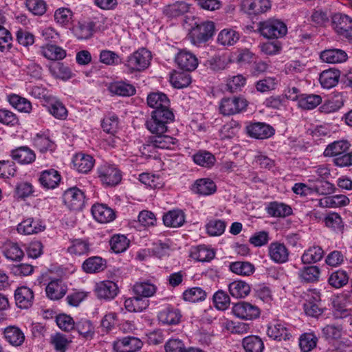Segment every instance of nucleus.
<instances>
[{"mask_svg":"<svg viewBox=\"0 0 352 352\" xmlns=\"http://www.w3.org/2000/svg\"><path fill=\"white\" fill-rule=\"evenodd\" d=\"M95 26L96 23L93 21L78 23L74 28V34L78 39H88L92 36Z\"/></svg>","mask_w":352,"mask_h":352,"instance_id":"55","label":"nucleus"},{"mask_svg":"<svg viewBox=\"0 0 352 352\" xmlns=\"http://www.w3.org/2000/svg\"><path fill=\"white\" fill-rule=\"evenodd\" d=\"M48 103V110L50 114L59 120H65L67 116V110L59 100L52 98Z\"/></svg>","mask_w":352,"mask_h":352,"instance_id":"58","label":"nucleus"},{"mask_svg":"<svg viewBox=\"0 0 352 352\" xmlns=\"http://www.w3.org/2000/svg\"><path fill=\"white\" fill-rule=\"evenodd\" d=\"M247 106L248 102L243 97H225L221 100L219 111L223 116H231L245 110Z\"/></svg>","mask_w":352,"mask_h":352,"instance_id":"7","label":"nucleus"},{"mask_svg":"<svg viewBox=\"0 0 352 352\" xmlns=\"http://www.w3.org/2000/svg\"><path fill=\"white\" fill-rule=\"evenodd\" d=\"M100 62L106 65L115 66L122 63V58L115 52L109 50H101L99 55Z\"/></svg>","mask_w":352,"mask_h":352,"instance_id":"60","label":"nucleus"},{"mask_svg":"<svg viewBox=\"0 0 352 352\" xmlns=\"http://www.w3.org/2000/svg\"><path fill=\"white\" fill-rule=\"evenodd\" d=\"M63 199L65 204L74 210L82 209L85 203L84 191L76 186L67 189L63 193Z\"/></svg>","mask_w":352,"mask_h":352,"instance_id":"9","label":"nucleus"},{"mask_svg":"<svg viewBox=\"0 0 352 352\" xmlns=\"http://www.w3.org/2000/svg\"><path fill=\"white\" fill-rule=\"evenodd\" d=\"M206 233L210 236H219L223 234L226 228L224 220L212 219L205 226Z\"/></svg>","mask_w":352,"mask_h":352,"instance_id":"54","label":"nucleus"},{"mask_svg":"<svg viewBox=\"0 0 352 352\" xmlns=\"http://www.w3.org/2000/svg\"><path fill=\"white\" fill-rule=\"evenodd\" d=\"M217 185L210 178L196 179L190 187L191 191L199 196H210L217 191Z\"/></svg>","mask_w":352,"mask_h":352,"instance_id":"16","label":"nucleus"},{"mask_svg":"<svg viewBox=\"0 0 352 352\" xmlns=\"http://www.w3.org/2000/svg\"><path fill=\"white\" fill-rule=\"evenodd\" d=\"M242 345L245 352H263L264 343L258 336H248L242 340Z\"/></svg>","mask_w":352,"mask_h":352,"instance_id":"46","label":"nucleus"},{"mask_svg":"<svg viewBox=\"0 0 352 352\" xmlns=\"http://www.w3.org/2000/svg\"><path fill=\"white\" fill-rule=\"evenodd\" d=\"M148 105L155 109L145 125L150 132H163L168 124L175 120V115L170 108V100L162 92H153L147 96Z\"/></svg>","mask_w":352,"mask_h":352,"instance_id":"1","label":"nucleus"},{"mask_svg":"<svg viewBox=\"0 0 352 352\" xmlns=\"http://www.w3.org/2000/svg\"><path fill=\"white\" fill-rule=\"evenodd\" d=\"M206 297V292L200 287L188 288L182 294L183 299L190 302L204 301Z\"/></svg>","mask_w":352,"mask_h":352,"instance_id":"50","label":"nucleus"},{"mask_svg":"<svg viewBox=\"0 0 352 352\" xmlns=\"http://www.w3.org/2000/svg\"><path fill=\"white\" fill-rule=\"evenodd\" d=\"M340 72L338 69H329L323 71L320 75V82L323 88L330 89L338 82Z\"/></svg>","mask_w":352,"mask_h":352,"instance_id":"42","label":"nucleus"},{"mask_svg":"<svg viewBox=\"0 0 352 352\" xmlns=\"http://www.w3.org/2000/svg\"><path fill=\"white\" fill-rule=\"evenodd\" d=\"M142 346V342L138 338L127 336L113 342L116 352H135Z\"/></svg>","mask_w":352,"mask_h":352,"instance_id":"15","label":"nucleus"},{"mask_svg":"<svg viewBox=\"0 0 352 352\" xmlns=\"http://www.w3.org/2000/svg\"><path fill=\"white\" fill-rule=\"evenodd\" d=\"M12 158L21 164H30L36 160V154L28 146H23L11 151Z\"/></svg>","mask_w":352,"mask_h":352,"instance_id":"29","label":"nucleus"},{"mask_svg":"<svg viewBox=\"0 0 352 352\" xmlns=\"http://www.w3.org/2000/svg\"><path fill=\"white\" fill-rule=\"evenodd\" d=\"M101 126L106 133L115 135L118 129L119 118L114 114H109L103 118Z\"/></svg>","mask_w":352,"mask_h":352,"instance_id":"61","label":"nucleus"},{"mask_svg":"<svg viewBox=\"0 0 352 352\" xmlns=\"http://www.w3.org/2000/svg\"><path fill=\"white\" fill-rule=\"evenodd\" d=\"M215 25L211 21H203L195 23L188 34V38L191 43L196 46L208 41L214 35Z\"/></svg>","mask_w":352,"mask_h":352,"instance_id":"3","label":"nucleus"},{"mask_svg":"<svg viewBox=\"0 0 352 352\" xmlns=\"http://www.w3.org/2000/svg\"><path fill=\"white\" fill-rule=\"evenodd\" d=\"M132 291L135 295L146 299L153 296L156 294L157 287L151 280H144L136 282L132 287Z\"/></svg>","mask_w":352,"mask_h":352,"instance_id":"27","label":"nucleus"},{"mask_svg":"<svg viewBox=\"0 0 352 352\" xmlns=\"http://www.w3.org/2000/svg\"><path fill=\"white\" fill-rule=\"evenodd\" d=\"M2 334L6 341L14 347L22 346L25 340L23 331L15 325H10L4 328Z\"/></svg>","mask_w":352,"mask_h":352,"instance_id":"17","label":"nucleus"},{"mask_svg":"<svg viewBox=\"0 0 352 352\" xmlns=\"http://www.w3.org/2000/svg\"><path fill=\"white\" fill-rule=\"evenodd\" d=\"M91 244L88 239H74L70 240L67 252L73 256L89 254L91 252Z\"/></svg>","mask_w":352,"mask_h":352,"instance_id":"28","label":"nucleus"},{"mask_svg":"<svg viewBox=\"0 0 352 352\" xmlns=\"http://www.w3.org/2000/svg\"><path fill=\"white\" fill-rule=\"evenodd\" d=\"M349 279L347 272L342 270H338L332 272L329 278V284L334 288L339 289L345 286Z\"/></svg>","mask_w":352,"mask_h":352,"instance_id":"57","label":"nucleus"},{"mask_svg":"<svg viewBox=\"0 0 352 352\" xmlns=\"http://www.w3.org/2000/svg\"><path fill=\"white\" fill-rule=\"evenodd\" d=\"M290 252L284 243L273 241L267 246V256L276 264H284L289 260Z\"/></svg>","mask_w":352,"mask_h":352,"instance_id":"10","label":"nucleus"},{"mask_svg":"<svg viewBox=\"0 0 352 352\" xmlns=\"http://www.w3.org/2000/svg\"><path fill=\"white\" fill-rule=\"evenodd\" d=\"M45 229V226L40 219H34L32 217L27 218L17 226V232L19 234L30 235L38 234Z\"/></svg>","mask_w":352,"mask_h":352,"instance_id":"19","label":"nucleus"},{"mask_svg":"<svg viewBox=\"0 0 352 352\" xmlns=\"http://www.w3.org/2000/svg\"><path fill=\"white\" fill-rule=\"evenodd\" d=\"M175 62L180 69L187 72L195 70L199 64L196 56L186 50L178 52L175 56Z\"/></svg>","mask_w":352,"mask_h":352,"instance_id":"20","label":"nucleus"},{"mask_svg":"<svg viewBox=\"0 0 352 352\" xmlns=\"http://www.w3.org/2000/svg\"><path fill=\"white\" fill-rule=\"evenodd\" d=\"M232 313L239 318L251 320L258 318L261 311L255 305L243 301L232 307Z\"/></svg>","mask_w":352,"mask_h":352,"instance_id":"12","label":"nucleus"},{"mask_svg":"<svg viewBox=\"0 0 352 352\" xmlns=\"http://www.w3.org/2000/svg\"><path fill=\"white\" fill-rule=\"evenodd\" d=\"M111 93L124 97L131 96L136 92L135 87L124 81H116L111 82L109 86Z\"/></svg>","mask_w":352,"mask_h":352,"instance_id":"39","label":"nucleus"},{"mask_svg":"<svg viewBox=\"0 0 352 352\" xmlns=\"http://www.w3.org/2000/svg\"><path fill=\"white\" fill-rule=\"evenodd\" d=\"M242 6L250 15H258L267 12L271 8L269 0H243Z\"/></svg>","mask_w":352,"mask_h":352,"instance_id":"25","label":"nucleus"},{"mask_svg":"<svg viewBox=\"0 0 352 352\" xmlns=\"http://www.w3.org/2000/svg\"><path fill=\"white\" fill-rule=\"evenodd\" d=\"M163 222L167 227L179 228L185 223V214L181 210H173L163 216Z\"/></svg>","mask_w":352,"mask_h":352,"instance_id":"38","label":"nucleus"},{"mask_svg":"<svg viewBox=\"0 0 352 352\" xmlns=\"http://www.w3.org/2000/svg\"><path fill=\"white\" fill-rule=\"evenodd\" d=\"M230 270L241 276H250L254 272V266L250 262L236 261L230 263Z\"/></svg>","mask_w":352,"mask_h":352,"instance_id":"59","label":"nucleus"},{"mask_svg":"<svg viewBox=\"0 0 352 352\" xmlns=\"http://www.w3.org/2000/svg\"><path fill=\"white\" fill-rule=\"evenodd\" d=\"M94 159L89 155L78 153L74 158L73 163L76 169L82 173H89L94 167Z\"/></svg>","mask_w":352,"mask_h":352,"instance_id":"36","label":"nucleus"},{"mask_svg":"<svg viewBox=\"0 0 352 352\" xmlns=\"http://www.w3.org/2000/svg\"><path fill=\"white\" fill-rule=\"evenodd\" d=\"M320 58L325 63H338L345 61L347 58V54L342 50L329 49L321 52Z\"/></svg>","mask_w":352,"mask_h":352,"instance_id":"43","label":"nucleus"},{"mask_svg":"<svg viewBox=\"0 0 352 352\" xmlns=\"http://www.w3.org/2000/svg\"><path fill=\"white\" fill-rule=\"evenodd\" d=\"M94 292L99 299L111 300L117 296L119 288L113 281L104 280L96 283Z\"/></svg>","mask_w":352,"mask_h":352,"instance_id":"13","label":"nucleus"},{"mask_svg":"<svg viewBox=\"0 0 352 352\" xmlns=\"http://www.w3.org/2000/svg\"><path fill=\"white\" fill-rule=\"evenodd\" d=\"M106 267L107 261L98 256L89 257L82 264V270L87 274L99 273L104 271Z\"/></svg>","mask_w":352,"mask_h":352,"instance_id":"30","label":"nucleus"},{"mask_svg":"<svg viewBox=\"0 0 352 352\" xmlns=\"http://www.w3.org/2000/svg\"><path fill=\"white\" fill-rule=\"evenodd\" d=\"M246 78L241 74L228 77L226 80L227 90L231 93L240 91L245 85Z\"/></svg>","mask_w":352,"mask_h":352,"instance_id":"64","label":"nucleus"},{"mask_svg":"<svg viewBox=\"0 0 352 352\" xmlns=\"http://www.w3.org/2000/svg\"><path fill=\"white\" fill-rule=\"evenodd\" d=\"M48 68L50 73L55 78L67 80L73 77L71 69L62 62L51 63Z\"/></svg>","mask_w":352,"mask_h":352,"instance_id":"34","label":"nucleus"},{"mask_svg":"<svg viewBox=\"0 0 352 352\" xmlns=\"http://www.w3.org/2000/svg\"><path fill=\"white\" fill-rule=\"evenodd\" d=\"M228 290L230 295L235 298H243L250 292V286L245 281L234 280L229 284Z\"/></svg>","mask_w":352,"mask_h":352,"instance_id":"45","label":"nucleus"},{"mask_svg":"<svg viewBox=\"0 0 352 352\" xmlns=\"http://www.w3.org/2000/svg\"><path fill=\"white\" fill-rule=\"evenodd\" d=\"M91 214L94 218L101 223H109L116 218L113 210L103 204H94L91 208Z\"/></svg>","mask_w":352,"mask_h":352,"instance_id":"23","label":"nucleus"},{"mask_svg":"<svg viewBox=\"0 0 352 352\" xmlns=\"http://www.w3.org/2000/svg\"><path fill=\"white\" fill-rule=\"evenodd\" d=\"M332 26L338 34L352 41L351 17L342 13H336L332 16Z\"/></svg>","mask_w":352,"mask_h":352,"instance_id":"8","label":"nucleus"},{"mask_svg":"<svg viewBox=\"0 0 352 352\" xmlns=\"http://www.w3.org/2000/svg\"><path fill=\"white\" fill-rule=\"evenodd\" d=\"M55 21L62 26L69 25L73 17V12L67 8H60L57 9L54 14Z\"/></svg>","mask_w":352,"mask_h":352,"instance_id":"63","label":"nucleus"},{"mask_svg":"<svg viewBox=\"0 0 352 352\" xmlns=\"http://www.w3.org/2000/svg\"><path fill=\"white\" fill-rule=\"evenodd\" d=\"M8 100L10 105L20 112L30 113L32 110V104L26 98L16 94H11L8 96Z\"/></svg>","mask_w":352,"mask_h":352,"instance_id":"52","label":"nucleus"},{"mask_svg":"<svg viewBox=\"0 0 352 352\" xmlns=\"http://www.w3.org/2000/svg\"><path fill=\"white\" fill-rule=\"evenodd\" d=\"M351 144L347 140H337L327 145L324 151L325 157H333V162L338 167L352 166V151H349Z\"/></svg>","mask_w":352,"mask_h":352,"instance_id":"2","label":"nucleus"},{"mask_svg":"<svg viewBox=\"0 0 352 352\" xmlns=\"http://www.w3.org/2000/svg\"><path fill=\"white\" fill-rule=\"evenodd\" d=\"M324 255V251L320 246H313L304 252L301 261L304 264H311L320 261Z\"/></svg>","mask_w":352,"mask_h":352,"instance_id":"49","label":"nucleus"},{"mask_svg":"<svg viewBox=\"0 0 352 352\" xmlns=\"http://www.w3.org/2000/svg\"><path fill=\"white\" fill-rule=\"evenodd\" d=\"M151 53L145 48H141L127 56L124 67L129 74L142 72L150 65Z\"/></svg>","mask_w":352,"mask_h":352,"instance_id":"4","label":"nucleus"},{"mask_svg":"<svg viewBox=\"0 0 352 352\" xmlns=\"http://www.w3.org/2000/svg\"><path fill=\"white\" fill-rule=\"evenodd\" d=\"M320 269L316 265H308L300 268L298 276L301 283H314L319 281Z\"/></svg>","mask_w":352,"mask_h":352,"instance_id":"32","label":"nucleus"},{"mask_svg":"<svg viewBox=\"0 0 352 352\" xmlns=\"http://www.w3.org/2000/svg\"><path fill=\"white\" fill-rule=\"evenodd\" d=\"M97 174L100 181L105 186H115L122 179L120 170L115 165L107 163L98 166Z\"/></svg>","mask_w":352,"mask_h":352,"instance_id":"6","label":"nucleus"},{"mask_svg":"<svg viewBox=\"0 0 352 352\" xmlns=\"http://www.w3.org/2000/svg\"><path fill=\"white\" fill-rule=\"evenodd\" d=\"M190 5L185 1H177L164 7L163 13L169 18L182 16L189 11Z\"/></svg>","mask_w":352,"mask_h":352,"instance_id":"44","label":"nucleus"},{"mask_svg":"<svg viewBox=\"0 0 352 352\" xmlns=\"http://www.w3.org/2000/svg\"><path fill=\"white\" fill-rule=\"evenodd\" d=\"M157 317L159 321L162 323L173 325L180 322L182 314L179 309L168 305L158 313Z\"/></svg>","mask_w":352,"mask_h":352,"instance_id":"26","label":"nucleus"},{"mask_svg":"<svg viewBox=\"0 0 352 352\" xmlns=\"http://www.w3.org/2000/svg\"><path fill=\"white\" fill-rule=\"evenodd\" d=\"M168 127L163 132H151L155 136L150 138V143L155 148L162 149H174L177 144V140L170 135H165Z\"/></svg>","mask_w":352,"mask_h":352,"instance_id":"18","label":"nucleus"},{"mask_svg":"<svg viewBox=\"0 0 352 352\" xmlns=\"http://www.w3.org/2000/svg\"><path fill=\"white\" fill-rule=\"evenodd\" d=\"M257 32L268 39L282 38L286 35L287 28L285 23L276 19H269L261 21L257 25Z\"/></svg>","mask_w":352,"mask_h":352,"instance_id":"5","label":"nucleus"},{"mask_svg":"<svg viewBox=\"0 0 352 352\" xmlns=\"http://www.w3.org/2000/svg\"><path fill=\"white\" fill-rule=\"evenodd\" d=\"M239 34L232 29H223L218 34L217 42L223 46L234 45L239 40Z\"/></svg>","mask_w":352,"mask_h":352,"instance_id":"48","label":"nucleus"},{"mask_svg":"<svg viewBox=\"0 0 352 352\" xmlns=\"http://www.w3.org/2000/svg\"><path fill=\"white\" fill-rule=\"evenodd\" d=\"M265 210L267 213L272 217H286L292 214L291 206L283 202H270Z\"/></svg>","mask_w":352,"mask_h":352,"instance_id":"33","label":"nucleus"},{"mask_svg":"<svg viewBox=\"0 0 352 352\" xmlns=\"http://www.w3.org/2000/svg\"><path fill=\"white\" fill-rule=\"evenodd\" d=\"M321 102V96L317 94H302L298 98V106L303 109H313Z\"/></svg>","mask_w":352,"mask_h":352,"instance_id":"51","label":"nucleus"},{"mask_svg":"<svg viewBox=\"0 0 352 352\" xmlns=\"http://www.w3.org/2000/svg\"><path fill=\"white\" fill-rule=\"evenodd\" d=\"M40 54L45 58L58 62L64 59L67 56L65 50L60 46L52 44L43 45L40 48Z\"/></svg>","mask_w":352,"mask_h":352,"instance_id":"31","label":"nucleus"},{"mask_svg":"<svg viewBox=\"0 0 352 352\" xmlns=\"http://www.w3.org/2000/svg\"><path fill=\"white\" fill-rule=\"evenodd\" d=\"M130 241L124 234H114L111 237L109 245L116 254L125 252L129 247Z\"/></svg>","mask_w":352,"mask_h":352,"instance_id":"53","label":"nucleus"},{"mask_svg":"<svg viewBox=\"0 0 352 352\" xmlns=\"http://www.w3.org/2000/svg\"><path fill=\"white\" fill-rule=\"evenodd\" d=\"M61 180L59 172L54 168L45 170L40 173L38 182L45 189L56 188Z\"/></svg>","mask_w":352,"mask_h":352,"instance_id":"24","label":"nucleus"},{"mask_svg":"<svg viewBox=\"0 0 352 352\" xmlns=\"http://www.w3.org/2000/svg\"><path fill=\"white\" fill-rule=\"evenodd\" d=\"M195 164L204 168H210L215 162L216 157L210 152L206 150H199L192 156Z\"/></svg>","mask_w":352,"mask_h":352,"instance_id":"40","label":"nucleus"},{"mask_svg":"<svg viewBox=\"0 0 352 352\" xmlns=\"http://www.w3.org/2000/svg\"><path fill=\"white\" fill-rule=\"evenodd\" d=\"M214 306L218 309L224 311L230 304V298L227 293L223 290L216 292L212 297Z\"/></svg>","mask_w":352,"mask_h":352,"instance_id":"62","label":"nucleus"},{"mask_svg":"<svg viewBox=\"0 0 352 352\" xmlns=\"http://www.w3.org/2000/svg\"><path fill=\"white\" fill-rule=\"evenodd\" d=\"M34 298L33 291L26 286L19 287L14 292L16 305L21 309H28L32 307Z\"/></svg>","mask_w":352,"mask_h":352,"instance_id":"22","label":"nucleus"},{"mask_svg":"<svg viewBox=\"0 0 352 352\" xmlns=\"http://www.w3.org/2000/svg\"><path fill=\"white\" fill-rule=\"evenodd\" d=\"M290 326L280 320L272 321L267 327V336L274 340H289L292 338Z\"/></svg>","mask_w":352,"mask_h":352,"instance_id":"11","label":"nucleus"},{"mask_svg":"<svg viewBox=\"0 0 352 352\" xmlns=\"http://www.w3.org/2000/svg\"><path fill=\"white\" fill-rule=\"evenodd\" d=\"M191 257L200 262H209L214 258L215 252L205 245H200L193 248L191 253Z\"/></svg>","mask_w":352,"mask_h":352,"instance_id":"41","label":"nucleus"},{"mask_svg":"<svg viewBox=\"0 0 352 352\" xmlns=\"http://www.w3.org/2000/svg\"><path fill=\"white\" fill-rule=\"evenodd\" d=\"M3 253L6 258L13 261H20L24 256V252L15 242L6 241L3 245Z\"/></svg>","mask_w":352,"mask_h":352,"instance_id":"37","label":"nucleus"},{"mask_svg":"<svg viewBox=\"0 0 352 352\" xmlns=\"http://www.w3.org/2000/svg\"><path fill=\"white\" fill-rule=\"evenodd\" d=\"M246 131L252 138L263 140L272 136L275 131L272 126L264 122H254L246 126Z\"/></svg>","mask_w":352,"mask_h":352,"instance_id":"14","label":"nucleus"},{"mask_svg":"<svg viewBox=\"0 0 352 352\" xmlns=\"http://www.w3.org/2000/svg\"><path fill=\"white\" fill-rule=\"evenodd\" d=\"M299 346L302 352H309L316 347L318 337L314 333H304L300 335Z\"/></svg>","mask_w":352,"mask_h":352,"instance_id":"56","label":"nucleus"},{"mask_svg":"<svg viewBox=\"0 0 352 352\" xmlns=\"http://www.w3.org/2000/svg\"><path fill=\"white\" fill-rule=\"evenodd\" d=\"M34 146L41 152L53 151L56 148L55 142L45 133H38L33 138Z\"/></svg>","mask_w":352,"mask_h":352,"instance_id":"35","label":"nucleus"},{"mask_svg":"<svg viewBox=\"0 0 352 352\" xmlns=\"http://www.w3.org/2000/svg\"><path fill=\"white\" fill-rule=\"evenodd\" d=\"M67 292L66 283L60 278L52 280L45 287L47 298L57 300L62 298Z\"/></svg>","mask_w":352,"mask_h":352,"instance_id":"21","label":"nucleus"},{"mask_svg":"<svg viewBox=\"0 0 352 352\" xmlns=\"http://www.w3.org/2000/svg\"><path fill=\"white\" fill-rule=\"evenodd\" d=\"M149 305V301L138 295L129 298L124 301L125 309L130 312H141L145 310Z\"/></svg>","mask_w":352,"mask_h":352,"instance_id":"47","label":"nucleus"}]
</instances>
